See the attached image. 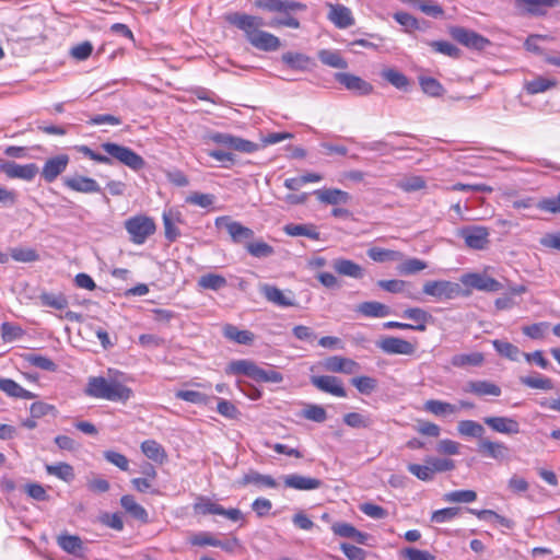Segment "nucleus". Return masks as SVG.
<instances>
[{
	"label": "nucleus",
	"instance_id": "obj_1",
	"mask_svg": "<svg viewBox=\"0 0 560 560\" xmlns=\"http://www.w3.org/2000/svg\"><path fill=\"white\" fill-rule=\"evenodd\" d=\"M229 22L243 31L247 42L258 50L276 51L281 46L279 37L261 30L265 23L260 16L235 13L229 16Z\"/></svg>",
	"mask_w": 560,
	"mask_h": 560
},
{
	"label": "nucleus",
	"instance_id": "obj_2",
	"mask_svg": "<svg viewBox=\"0 0 560 560\" xmlns=\"http://www.w3.org/2000/svg\"><path fill=\"white\" fill-rule=\"evenodd\" d=\"M84 394L96 399L126 404L133 392L116 377L91 376L84 388Z\"/></svg>",
	"mask_w": 560,
	"mask_h": 560
},
{
	"label": "nucleus",
	"instance_id": "obj_3",
	"mask_svg": "<svg viewBox=\"0 0 560 560\" xmlns=\"http://www.w3.org/2000/svg\"><path fill=\"white\" fill-rule=\"evenodd\" d=\"M124 225L130 242L136 245L144 244L156 231L154 220L145 214L132 215L125 221Z\"/></svg>",
	"mask_w": 560,
	"mask_h": 560
},
{
	"label": "nucleus",
	"instance_id": "obj_4",
	"mask_svg": "<svg viewBox=\"0 0 560 560\" xmlns=\"http://www.w3.org/2000/svg\"><path fill=\"white\" fill-rule=\"evenodd\" d=\"M101 148L113 159L128 166L133 171H140L145 166V161L141 155L128 147L114 142H104Z\"/></svg>",
	"mask_w": 560,
	"mask_h": 560
},
{
	"label": "nucleus",
	"instance_id": "obj_5",
	"mask_svg": "<svg viewBox=\"0 0 560 560\" xmlns=\"http://www.w3.org/2000/svg\"><path fill=\"white\" fill-rule=\"evenodd\" d=\"M457 235L464 240L465 246L474 250H483L490 244V229L483 225H468L459 229Z\"/></svg>",
	"mask_w": 560,
	"mask_h": 560
},
{
	"label": "nucleus",
	"instance_id": "obj_6",
	"mask_svg": "<svg viewBox=\"0 0 560 560\" xmlns=\"http://www.w3.org/2000/svg\"><path fill=\"white\" fill-rule=\"evenodd\" d=\"M488 269L486 268L483 272H467L460 277V282L469 289L466 294H469L471 289L483 292H497L503 288L497 279L487 273Z\"/></svg>",
	"mask_w": 560,
	"mask_h": 560
},
{
	"label": "nucleus",
	"instance_id": "obj_7",
	"mask_svg": "<svg viewBox=\"0 0 560 560\" xmlns=\"http://www.w3.org/2000/svg\"><path fill=\"white\" fill-rule=\"evenodd\" d=\"M422 291L425 295L438 300H452L459 296L463 291L458 283L447 280H430L424 282Z\"/></svg>",
	"mask_w": 560,
	"mask_h": 560
},
{
	"label": "nucleus",
	"instance_id": "obj_8",
	"mask_svg": "<svg viewBox=\"0 0 560 560\" xmlns=\"http://www.w3.org/2000/svg\"><path fill=\"white\" fill-rule=\"evenodd\" d=\"M448 33L454 40L467 48L482 50L490 44L488 38L462 26H452Z\"/></svg>",
	"mask_w": 560,
	"mask_h": 560
},
{
	"label": "nucleus",
	"instance_id": "obj_9",
	"mask_svg": "<svg viewBox=\"0 0 560 560\" xmlns=\"http://www.w3.org/2000/svg\"><path fill=\"white\" fill-rule=\"evenodd\" d=\"M377 348L386 354H401V355H413L417 350V343L408 341L406 339L385 336L381 338L377 343Z\"/></svg>",
	"mask_w": 560,
	"mask_h": 560
},
{
	"label": "nucleus",
	"instance_id": "obj_10",
	"mask_svg": "<svg viewBox=\"0 0 560 560\" xmlns=\"http://www.w3.org/2000/svg\"><path fill=\"white\" fill-rule=\"evenodd\" d=\"M214 225L218 229L225 228L231 240L234 243H242L245 240H250L254 236V231L237 221H233L229 215H221L214 220Z\"/></svg>",
	"mask_w": 560,
	"mask_h": 560
},
{
	"label": "nucleus",
	"instance_id": "obj_11",
	"mask_svg": "<svg viewBox=\"0 0 560 560\" xmlns=\"http://www.w3.org/2000/svg\"><path fill=\"white\" fill-rule=\"evenodd\" d=\"M477 452L483 458L503 462L509 458V446L500 441H491L489 439H480L477 443Z\"/></svg>",
	"mask_w": 560,
	"mask_h": 560
},
{
	"label": "nucleus",
	"instance_id": "obj_12",
	"mask_svg": "<svg viewBox=\"0 0 560 560\" xmlns=\"http://www.w3.org/2000/svg\"><path fill=\"white\" fill-rule=\"evenodd\" d=\"M70 158L65 153L47 159L40 171L44 182L54 183L67 170Z\"/></svg>",
	"mask_w": 560,
	"mask_h": 560
},
{
	"label": "nucleus",
	"instance_id": "obj_13",
	"mask_svg": "<svg viewBox=\"0 0 560 560\" xmlns=\"http://www.w3.org/2000/svg\"><path fill=\"white\" fill-rule=\"evenodd\" d=\"M311 383L320 392L335 397H347V390L343 382L334 375H317L311 377Z\"/></svg>",
	"mask_w": 560,
	"mask_h": 560
},
{
	"label": "nucleus",
	"instance_id": "obj_14",
	"mask_svg": "<svg viewBox=\"0 0 560 560\" xmlns=\"http://www.w3.org/2000/svg\"><path fill=\"white\" fill-rule=\"evenodd\" d=\"M335 79L348 91H351L358 95H369L374 90L371 83L352 73L338 72L335 74Z\"/></svg>",
	"mask_w": 560,
	"mask_h": 560
},
{
	"label": "nucleus",
	"instance_id": "obj_15",
	"mask_svg": "<svg viewBox=\"0 0 560 560\" xmlns=\"http://www.w3.org/2000/svg\"><path fill=\"white\" fill-rule=\"evenodd\" d=\"M255 5L261 10L279 13H292L306 10V4L294 0H256Z\"/></svg>",
	"mask_w": 560,
	"mask_h": 560
},
{
	"label": "nucleus",
	"instance_id": "obj_16",
	"mask_svg": "<svg viewBox=\"0 0 560 560\" xmlns=\"http://www.w3.org/2000/svg\"><path fill=\"white\" fill-rule=\"evenodd\" d=\"M63 185L68 189L81 194H97L101 191V186L94 178L81 174L66 177Z\"/></svg>",
	"mask_w": 560,
	"mask_h": 560
},
{
	"label": "nucleus",
	"instance_id": "obj_17",
	"mask_svg": "<svg viewBox=\"0 0 560 560\" xmlns=\"http://www.w3.org/2000/svg\"><path fill=\"white\" fill-rule=\"evenodd\" d=\"M324 368L326 371L342 374H354L361 369L357 361L341 355L328 357L324 361Z\"/></svg>",
	"mask_w": 560,
	"mask_h": 560
},
{
	"label": "nucleus",
	"instance_id": "obj_18",
	"mask_svg": "<svg viewBox=\"0 0 560 560\" xmlns=\"http://www.w3.org/2000/svg\"><path fill=\"white\" fill-rule=\"evenodd\" d=\"M327 7L329 8L327 18L337 28L342 30L354 25L355 20L349 8L332 3H328Z\"/></svg>",
	"mask_w": 560,
	"mask_h": 560
},
{
	"label": "nucleus",
	"instance_id": "obj_19",
	"mask_svg": "<svg viewBox=\"0 0 560 560\" xmlns=\"http://www.w3.org/2000/svg\"><path fill=\"white\" fill-rule=\"evenodd\" d=\"M331 530L336 536L349 538L360 545H368L371 536L360 532L353 525L346 522H336L331 525Z\"/></svg>",
	"mask_w": 560,
	"mask_h": 560
},
{
	"label": "nucleus",
	"instance_id": "obj_20",
	"mask_svg": "<svg viewBox=\"0 0 560 560\" xmlns=\"http://www.w3.org/2000/svg\"><path fill=\"white\" fill-rule=\"evenodd\" d=\"M2 171L10 178H20L24 180H32L38 173V166L35 163L24 165L9 162L2 165Z\"/></svg>",
	"mask_w": 560,
	"mask_h": 560
},
{
	"label": "nucleus",
	"instance_id": "obj_21",
	"mask_svg": "<svg viewBox=\"0 0 560 560\" xmlns=\"http://www.w3.org/2000/svg\"><path fill=\"white\" fill-rule=\"evenodd\" d=\"M485 424L491 430L501 434H517L520 433V423L509 417H486L483 418Z\"/></svg>",
	"mask_w": 560,
	"mask_h": 560
},
{
	"label": "nucleus",
	"instance_id": "obj_22",
	"mask_svg": "<svg viewBox=\"0 0 560 560\" xmlns=\"http://www.w3.org/2000/svg\"><path fill=\"white\" fill-rule=\"evenodd\" d=\"M260 292L268 302H270L275 305H278L281 307H289V306L295 305L291 291H289L290 295H287L283 291H281L276 285L266 283L260 287Z\"/></svg>",
	"mask_w": 560,
	"mask_h": 560
},
{
	"label": "nucleus",
	"instance_id": "obj_23",
	"mask_svg": "<svg viewBox=\"0 0 560 560\" xmlns=\"http://www.w3.org/2000/svg\"><path fill=\"white\" fill-rule=\"evenodd\" d=\"M140 450L142 454L155 464L163 465L167 462V452L165 447L156 440L148 439L141 442Z\"/></svg>",
	"mask_w": 560,
	"mask_h": 560
},
{
	"label": "nucleus",
	"instance_id": "obj_24",
	"mask_svg": "<svg viewBox=\"0 0 560 560\" xmlns=\"http://www.w3.org/2000/svg\"><path fill=\"white\" fill-rule=\"evenodd\" d=\"M317 200L325 205H345L348 203L351 199L349 192L341 190L339 188H322L314 191Z\"/></svg>",
	"mask_w": 560,
	"mask_h": 560
},
{
	"label": "nucleus",
	"instance_id": "obj_25",
	"mask_svg": "<svg viewBox=\"0 0 560 560\" xmlns=\"http://www.w3.org/2000/svg\"><path fill=\"white\" fill-rule=\"evenodd\" d=\"M517 5L530 15H545L549 9L559 5V0H516Z\"/></svg>",
	"mask_w": 560,
	"mask_h": 560
},
{
	"label": "nucleus",
	"instance_id": "obj_26",
	"mask_svg": "<svg viewBox=\"0 0 560 560\" xmlns=\"http://www.w3.org/2000/svg\"><path fill=\"white\" fill-rule=\"evenodd\" d=\"M258 368L254 361L242 359L230 362L225 372L228 374L245 375L255 381Z\"/></svg>",
	"mask_w": 560,
	"mask_h": 560
},
{
	"label": "nucleus",
	"instance_id": "obj_27",
	"mask_svg": "<svg viewBox=\"0 0 560 560\" xmlns=\"http://www.w3.org/2000/svg\"><path fill=\"white\" fill-rule=\"evenodd\" d=\"M283 232L289 236H305L313 241H319L320 238V233L318 232L317 226L312 223H289L283 226Z\"/></svg>",
	"mask_w": 560,
	"mask_h": 560
},
{
	"label": "nucleus",
	"instance_id": "obj_28",
	"mask_svg": "<svg viewBox=\"0 0 560 560\" xmlns=\"http://www.w3.org/2000/svg\"><path fill=\"white\" fill-rule=\"evenodd\" d=\"M223 336L238 345H252L255 339L254 332L250 330H241L235 325L225 324L222 329Z\"/></svg>",
	"mask_w": 560,
	"mask_h": 560
},
{
	"label": "nucleus",
	"instance_id": "obj_29",
	"mask_svg": "<svg viewBox=\"0 0 560 560\" xmlns=\"http://www.w3.org/2000/svg\"><path fill=\"white\" fill-rule=\"evenodd\" d=\"M0 390L5 395L13 398L21 399H33L35 398V394L23 388L19 383L11 378L1 377L0 378Z\"/></svg>",
	"mask_w": 560,
	"mask_h": 560
},
{
	"label": "nucleus",
	"instance_id": "obj_30",
	"mask_svg": "<svg viewBox=\"0 0 560 560\" xmlns=\"http://www.w3.org/2000/svg\"><path fill=\"white\" fill-rule=\"evenodd\" d=\"M334 269L340 276H346L354 279H361L363 277V268L346 258H338L334 261Z\"/></svg>",
	"mask_w": 560,
	"mask_h": 560
},
{
	"label": "nucleus",
	"instance_id": "obj_31",
	"mask_svg": "<svg viewBox=\"0 0 560 560\" xmlns=\"http://www.w3.org/2000/svg\"><path fill=\"white\" fill-rule=\"evenodd\" d=\"M467 392L479 396H500L501 395V388L494 383L488 382V381H470L467 384Z\"/></svg>",
	"mask_w": 560,
	"mask_h": 560
},
{
	"label": "nucleus",
	"instance_id": "obj_32",
	"mask_svg": "<svg viewBox=\"0 0 560 560\" xmlns=\"http://www.w3.org/2000/svg\"><path fill=\"white\" fill-rule=\"evenodd\" d=\"M281 60L288 68L298 71L307 70L312 65V58L301 52H284Z\"/></svg>",
	"mask_w": 560,
	"mask_h": 560
},
{
	"label": "nucleus",
	"instance_id": "obj_33",
	"mask_svg": "<svg viewBox=\"0 0 560 560\" xmlns=\"http://www.w3.org/2000/svg\"><path fill=\"white\" fill-rule=\"evenodd\" d=\"M283 486L288 488H294L299 490H312L322 486L320 480L316 478H308L299 475L285 476L283 479Z\"/></svg>",
	"mask_w": 560,
	"mask_h": 560
},
{
	"label": "nucleus",
	"instance_id": "obj_34",
	"mask_svg": "<svg viewBox=\"0 0 560 560\" xmlns=\"http://www.w3.org/2000/svg\"><path fill=\"white\" fill-rule=\"evenodd\" d=\"M241 486H253L256 488H275L277 487V482L271 476L261 475L257 471H249L242 478Z\"/></svg>",
	"mask_w": 560,
	"mask_h": 560
},
{
	"label": "nucleus",
	"instance_id": "obj_35",
	"mask_svg": "<svg viewBox=\"0 0 560 560\" xmlns=\"http://www.w3.org/2000/svg\"><path fill=\"white\" fill-rule=\"evenodd\" d=\"M404 317L412 319L416 324H411L410 330L417 331H425L427 324L431 319V315L420 308V307H410L404 311Z\"/></svg>",
	"mask_w": 560,
	"mask_h": 560
},
{
	"label": "nucleus",
	"instance_id": "obj_36",
	"mask_svg": "<svg viewBox=\"0 0 560 560\" xmlns=\"http://www.w3.org/2000/svg\"><path fill=\"white\" fill-rule=\"evenodd\" d=\"M358 312L365 317H385L390 314V308L376 301L363 302L358 305Z\"/></svg>",
	"mask_w": 560,
	"mask_h": 560
},
{
	"label": "nucleus",
	"instance_id": "obj_37",
	"mask_svg": "<svg viewBox=\"0 0 560 560\" xmlns=\"http://www.w3.org/2000/svg\"><path fill=\"white\" fill-rule=\"evenodd\" d=\"M485 362L481 352L460 353L452 357L451 363L455 368L480 366Z\"/></svg>",
	"mask_w": 560,
	"mask_h": 560
},
{
	"label": "nucleus",
	"instance_id": "obj_38",
	"mask_svg": "<svg viewBox=\"0 0 560 560\" xmlns=\"http://www.w3.org/2000/svg\"><path fill=\"white\" fill-rule=\"evenodd\" d=\"M381 75L398 90L407 91L410 85L409 79L402 72L394 68L383 69Z\"/></svg>",
	"mask_w": 560,
	"mask_h": 560
},
{
	"label": "nucleus",
	"instance_id": "obj_39",
	"mask_svg": "<svg viewBox=\"0 0 560 560\" xmlns=\"http://www.w3.org/2000/svg\"><path fill=\"white\" fill-rule=\"evenodd\" d=\"M368 256L376 262L395 261L404 258V254L400 252L381 247H371L368 250Z\"/></svg>",
	"mask_w": 560,
	"mask_h": 560
},
{
	"label": "nucleus",
	"instance_id": "obj_40",
	"mask_svg": "<svg viewBox=\"0 0 560 560\" xmlns=\"http://www.w3.org/2000/svg\"><path fill=\"white\" fill-rule=\"evenodd\" d=\"M120 501L121 506L131 517L142 522L147 521L148 514L145 510L137 503L132 495H124Z\"/></svg>",
	"mask_w": 560,
	"mask_h": 560
},
{
	"label": "nucleus",
	"instance_id": "obj_41",
	"mask_svg": "<svg viewBox=\"0 0 560 560\" xmlns=\"http://www.w3.org/2000/svg\"><path fill=\"white\" fill-rule=\"evenodd\" d=\"M492 345L500 355L511 361H518L520 358L523 357V352L515 345L509 341L495 339L492 341Z\"/></svg>",
	"mask_w": 560,
	"mask_h": 560
},
{
	"label": "nucleus",
	"instance_id": "obj_42",
	"mask_svg": "<svg viewBox=\"0 0 560 560\" xmlns=\"http://www.w3.org/2000/svg\"><path fill=\"white\" fill-rule=\"evenodd\" d=\"M424 410L435 416H444L455 413L458 407L442 400L430 399L424 402Z\"/></svg>",
	"mask_w": 560,
	"mask_h": 560
},
{
	"label": "nucleus",
	"instance_id": "obj_43",
	"mask_svg": "<svg viewBox=\"0 0 560 560\" xmlns=\"http://www.w3.org/2000/svg\"><path fill=\"white\" fill-rule=\"evenodd\" d=\"M457 431L463 436L483 439L485 428L474 420H462L458 422Z\"/></svg>",
	"mask_w": 560,
	"mask_h": 560
},
{
	"label": "nucleus",
	"instance_id": "obj_44",
	"mask_svg": "<svg viewBox=\"0 0 560 560\" xmlns=\"http://www.w3.org/2000/svg\"><path fill=\"white\" fill-rule=\"evenodd\" d=\"M351 385L355 387V389L363 395H370L377 388V380L368 376V375H360L352 377L350 381Z\"/></svg>",
	"mask_w": 560,
	"mask_h": 560
},
{
	"label": "nucleus",
	"instance_id": "obj_45",
	"mask_svg": "<svg viewBox=\"0 0 560 560\" xmlns=\"http://www.w3.org/2000/svg\"><path fill=\"white\" fill-rule=\"evenodd\" d=\"M194 512L199 515L213 514L218 515L221 511V505L213 502L209 498L198 497L194 503Z\"/></svg>",
	"mask_w": 560,
	"mask_h": 560
},
{
	"label": "nucleus",
	"instance_id": "obj_46",
	"mask_svg": "<svg viewBox=\"0 0 560 560\" xmlns=\"http://www.w3.org/2000/svg\"><path fill=\"white\" fill-rule=\"evenodd\" d=\"M42 305L55 310H63L68 306L67 296L63 293L43 292L39 295Z\"/></svg>",
	"mask_w": 560,
	"mask_h": 560
},
{
	"label": "nucleus",
	"instance_id": "obj_47",
	"mask_svg": "<svg viewBox=\"0 0 560 560\" xmlns=\"http://www.w3.org/2000/svg\"><path fill=\"white\" fill-rule=\"evenodd\" d=\"M142 475L143 477L135 478L132 480V483L137 490L151 488L153 486V481L156 478V470L151 464L147 463L144 466H142Z\"/></svg>",
	"mask_w": 560,
	"mask_h": 560
},
{
	"label": "nucleus",
	"instance_id": "obj_48",
	"mask_svg": "<svg viewBox=\"0 0 560 560\" xmlns=\"http://www.w3.org/2000/svg\"><path fill=\"white\" fill-rule=\"evenodd\" d=\"M422 13L432 16L441 18L444 14L443 8L435 0H409Z\"/></svg>",
	"mask_w": 560,
	"mask_h": 560
},
{
	"label": "nucleus",
	"instance_id": "obj_49",
	"mask_svg": "<svg viewBox=\"0 0 560 560\" xmlns=\"http://www.w3.org/2000/svg\"><path fill=\"white\" fill-rule=\"evenodd\" d=\"M419 84L423 93L432 97H440L445 92L443 85L432 77H420Z\"/></svg>",
	"mask_w": 560,
	"mask_h": 560
},
{
	"label": "nucleus",
	"instance_id": "obj_50",
	"mask_svg": "<svg viewBox=\"0 0 560 560\" xmlns=\"http://www.w3.org/2000/svg\"><path fill=\"white\" fill-rule=\"evenodd\" d=\"M319 60L331 68L336 69H346L348 67V62L343 59L339 52L331 50H320L318 54Z\"/></svg>",
	"mask_w": 560,
	"mask_h": 560
},
{
	"label": "nucleus",
	"instance_id": "obj_51",
	"mask_svg": "<svg viewBox=\"0 0 560 560\" xmlns=\"http://www.w3.org/2000/svg\"><path fill=\"white\" fill-rule=\"evenodd\" d=\"M57 542L68 553L78 555L82 549V541L75 535H60L57 538Z\"/></svg>",
	"mask_w": 560,
	"mask_h": 560
},
{
	"label": "nucleus",
	"instance_id": "obj_52",
	"mask_svg": "<svg viewBox=\"0 0 560 560\" xmlns=\"http://www.w3.org/2000/svg\"><path fill=\"white\" fill-rule=\"evenodd\" d=\"M245 247L247 253L256 258L269 257L275 253L273 247L261 240L249 242Z\"/></svg>",
	"mask_w": 560,
	"mask_h": 560
},
{
	"label": "nucleus",
	"instance_id": "obj_53",
	"mask_svg": "<svg viewBox=\"0 0 560 560\" xmlns=\"http://www.w3.org/2000/svg\"><path fill=\"white\" fill-rule=\"evenodd\" d=\"M428 267L427 262L419 258H409L397 266V271L404 276L416 275Z\"/></svg>",
	"mask_w": 560,
	"mask_h": 560
},
{
	"label": "nucleus",
	"instance_id": "obj_54",
	"mask_svg": "<svg viewBox=\"0 0 560 560\" xmlns=\"http://www.w3.org/2000/svg\"><path fill=\"white\" fill-rule=\"evenodd\" d=\"M46 470L63 481H71L74 478L73 467L67 463H58L56 465H47Z\"/></svg>",
	"mask_w": 560,
	"mask_h": 560
},
{
	"label": "nucleus",
	"instance_id": "obj_55",
	"mask_svg": "<svg viewBox=\"0 0 560 560\" xmlns=\"http://www.w3.org/2000/svg\"><path fill=\"white\" fill-rule=\"evenodd\" d=\"M198 285L202 289L219 290L226 285V279L217 273H206L198 280Z\"/></svg>",
	"mask_w": 560,
	"mask_h": 560
},
{
	"label": "nucleus",
	"instance_id": "obj_56",
	"mask_svg": "<svg viewBox=\"0 0 560 560\" xmlns=\"http://www.w3.org/2000/svg\"><path fill=\"white\" fill-rule=\"evenodd\" d=\"M556 85V81L542 77H537L530 81L525 82V90L528 94H538L546 92Z\"/></svg>",
	"mask_w": 560,
	"mask_h": 560
},
{
	"label": "nucleus",
	"instance_id": "obj_57",
	"mask_svg": "<svg viewBox=\"0 0 560 560\" xmlns=\"http://www.w3.org/2000/svg\"><path fill=\"white\" fill-rule=\"evenodd\" d=\"M25 360L31 365L44 371L55 372L57 370V364L48 357L42 354L28 353L26 354Z\"/></svg>",
	"mask_w": 560,
	"mask_h": 560
},
{
	"label": "nucleus",
	"instance_id": "obj_58",
	"mask_svg": "<svg viewBox=\"0 0 560 560\" xmlns=\"http://www.w3.org/2000/svg\"><path fill=\"white\" fill-rule=\"evenodd\" d=\"M429 46L439 54L448 56L451 58L457 59L460 57V49L457 48L450 42L446 40H433L429 43Z\"/></svg>",
	"mask_w": 560,
	"mask_h": 560
},
{
	"label": "nucleus",
	"instance_id": "obj_59",
	"mask_svg": "<svg viewBox=\"0 0 560 560\" xmlns=\"http://www.w3.org/2000/svg\"><path fill=\"white\" fill-rule=\"evenodd\" d=\"M520 381L523 385L530 388L542 390H551L553 388L552 381L545 376H523Z\"/></svg>",
	"mask_w": 560,
	"mask_h": 560
},
{
	"label": "nucleus",
	"instance_id": "obj_60",
	"mask_svg": "<svg viewBox=\"0 0 560 560\" xmlns=\"http://www.w3.org/2000/svg\"><path fill=\"white\" fill-rule=\"evenodd\" d=\"M303 417L307 420L322 423L327 419V412L324 407L310 404L303 409Z\"/></svg>",
	"mask_w": 560,
	"mask_h": 560
},
{
	"label": "nucleus",
	"instance_id": "obj_61",
	"mask_svg": "<svg viewBox=\"0 0 560 560\" xmlns=\"http://www.w3.org/2000/svg\"><path fill=\"white\" fill-rule=\"evenodd\" d=\"M425 463H429L433 475L450 471L455 468L454 460L450 458L427 457Z\"/></svg>",
	"mask_w": 560,
	"mask_h": 560
},
{
	"label": "nucleus",
	"instance_id": "obj_62",
	"mask_svg": "<svg viewBox=\"0 0 560 560\" xmlns=\"http://www.w3.org/2000/svg\"><path fill=\"white\" fill-rule=\"evenodd\" d=\"M214 199L215 197L211 194L195 191L186 197L185 202L200 208H209L214 202Z\"/></svg>",
	"mask_w": 560,
	"mask_h": 560
},
{
	"label": "nucleus",
	"instance_id": "obj_63",
	"mask_svg": "<svg viewBox=\"0 0 560 560\" xmlns=\"http://www.w3.org/2000/svg\"><path fill=\"white\" fill-rule=\"evenodd\" d=\"M549 328V323L540 322L522 328L523 334L530 339H542Z\"/></svg>",
	"mask_w": 560,
	"mask_h": 560
},
{
	"label": "nucleus",
	"instance_id": "obj_64",
	"mask_svg": "<svg viewBox=\"0 0 560 560\" xmlns=\"http://www.w3.org/2000/svg\"><path fill=\"white\" fill-rule=\"evenodd\" d=\"M537 208L540 211L557 214L560 213V191L556 197L544 198L538 201Z\"/></svg>",
	"mask_w": 560,
	"mask_h": 560
}]
</instances>
